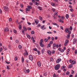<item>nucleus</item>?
<instances>
[{"mask_svg": "<svg viewBox=\"0 0 77 77\" xmlns=\"http://www.w3.org/2000/svg\"><path fill=\"white\" fill-rule=\"evenodd\" d=\"M27 24L28 25H31V23L29 22H27Z\"/></svg>", "mask_w": 77, "mask_h": 77, "instance_id": "obj_58", "label": "nucleus"}, {"mask_svg": "<svg viewBox=\"0 0 77 77\" xmlns=\"http://www.w3.org/2000/svg\"><path fill=\"white\" fill-rule=\"evenodd\" d=\"M27 29L28 30H31L32 28L30 27H28L27 28Z\"/></svg>", "mask_w": 77, "mask_h": 77, "instance_id": "obj_35", "label": "nucleus"}, {"mask_svg": "<svg viewBox=\"0 0 77 77\" xmlns=\"http://www.w3.org/2000/svg\"><path fill=\"white\" fill-rule=\"evenodd\" d=\"M29 59L30 60L32 61L33 60V56L32 55H30L29 56Z\"/></svg>", "mask_w": 77, "mask_h": 77, "instance_id": "obj_2", "label": "nucleus"}, {"mask_svg": "<svg viewBox=\"0 0 77 77\" xmlns=\"http://www.w3.org/2000/svg\"><path fill=\"white\" fill-rule=\"evenodd\" d=\"M45 51V49L44 48H43L42 50V54H43L44 53V51Z\"/></svg>", "mask_w": 77, "mask_h": 77, "instance_id": "obj_16", "label": "nucleus"}, {"mask_svg": "<svg viewBox=\"0 0 77 77\" xmlns=\"http://www.w3.org/2000/svg\"><path fill=\"white\" fill-rule=\"evenodd\" d=\"M34 4L36 6H39V3H38L36 2H34Z\"/></svg>", "mask_w": 77, "mask_h": 77, "instance_id": "obj_17", "label": "nucleus"}, {"mask_svg": "<svg viewBox=\"0 0 77 77\" xmlns=\"http://www.w3.org/2000/svg\"><path fill=\"white\" fill-rule=\"evenodd\" d=\"M7 69H10V68H9V66H7Z\"/></svg>", "mask_w": 77, "mask_h": 77, "instance_id": "obj_45", "label": "nucleus"}, {"mask_svg": "<svg viewBox=\"0 0 77 77\" xmlns=\"http://www.w3.org/2000/svg\"><path fill=\"white\" fill-rule=\"evenodd\" d=\"M39 43H43V39H41Z\"/></svg>", "mask_w": 77, "mask_h": 77, "instance_id": "obj_40", "label": "nucleus"}, {"mask_svg": "<svg viewBox=\"0 0 77 77\" xmlns=\"http://www.w3.org/2000/svg\"><path fill=\"white\" fill-rule=\"evenodd\" d=\"M61 18L63 20H64V16H63L62 17H61Z\"/></svg>", "mask_w": 77, "mask_h": 77, "instance_id": "obj_51", "label": "nucleus"}, {"mask_svg": "<svg viewBox=\"0 0 77 77\" xmlns=\"http://www.w3.org/2000/svg\"><path fill=\"white\" fill-rule=\"evenodd\" d=\"M56 75L55 74H54L53 75V77H55Z\"/></svg>", "mask_w": 77, "mask_h": 77, "instance_id": "obj_64", "label": "nucleus"}, {"mask_svg": "<svg viewBox=\"0 0 77 77\" xmlns=\"http://www.w3.org/2000/svg\"><path fill=\"white\" fill-rule=\"evenodd\" d=\"M27 7L30 9H32V6L30 5H28L27 6Z\"/></svg>", "mask_w": 77, "mask_h": 77, "instance_id": "obj_31", "label": "nucleus"}, {"mask_svg": "<svg viewBox=\"0 0 77 77\" xmlns=\"http://www.w3.org/2000/svg\"><path fill=\"white\" fill-rule=\"evenodd\" d=\"M29 5H30V6H32V5H33V3H32V2H29Z\"/></svg>", "mask_w": 77, "mask_h": 77, "instance_id": "obj_48", "label": "nucleus"}, {"mask_svg": "<svg viewBox=\"0 0 77 77\" xmlns=\"http://www.w3.org/2000/svg\"><path fill=\"white\" fill-rule=\"evenodd\" d=\"M9 21H12V18H10L9 19Z\"/></svg>", "mask_w": 77, "mask_h": 77, "instance_id": "obj_57", "label": "nucleus"}, {"mask_svg": "<svg viewBox=\"0 0 77 77\" xmlns=\"http://www.w3.org/2000/svg\"><path fill=\"white\" fill-rule=\"evenodd\" d=\"M47 53H48L49 55H51V51L50 50H49L48 51Z\"/></svg>", "mask_w": 77, "mask_h": 77, "instance_id": "obj_12", "label": "nucleus"}, {"mask_svg": "<svg viewBox=\"0 0 77 77\" xmlns=\"http://www.w3.org/2000/svg\"><path fill=\"white\" fill-rule=\"evenodd\" d=\"M31 34H34L35 33V32H34V31H31Z\"/></svg>", "mask_w": 77, "mask_h": 77, "instance_id": "obj_42", "label": "nucleus"}, {"mask_svg": "<svg viewBox=\"0 0 77 77\" xmlns=\"http://www.w3.org/2000/svg\"><path fill=\"white\" fill-rule=\"evenodd\" d=\"M52 10L54 12H55L56 11V10H55V9L54 8H52Z\"/></svg>", "mask_w": 77, "mask_h": 77, "instance_id": "obj_60", "label": "nucleus"}, {"mask_svg": "<svg viewBox=\"0 0 77 77\" xmlns=\"http://www.w3.org/2000/svg\"><path fill=\"white\" fill-rule=\"evenodd\" d=\"M45 27V25H42L41 27V29L42 30H45V29H47V27Z\"/></svg>", "mask_w": 77, "mask_h": 77, "instance_id": "obj_4", "label": "nucleus"}, {"mask_svg": "<svg viewBox=\"0 0 77 77\" xmlns=\"http://www.w3.org/2000/svg\"><path fill=\"white\" fill-rule=\"evenodd\" d=\"M75 63V61H74V60H72V65H74Z\"/></svg>", "mask_w": 77, "mask_h": 77, "instance_id": "obj_24", "label": "nucleus"}, {"mask_svg": "<svg viewBox=\"0 0 77 77\" xmlns=\"http://www.w3.org/2000/svg\"><path fill=\"white\" fill-rule=\"evenodd\" d=\"M29 55V53H25L24 52L23 53V56H28Z\"/></svg>", "mask_w": 77, "mask_h": 77, "instance_id": "obj_8", "label": "nucleus"}, {"mask_svg": "<svg viewBox=\"0 0 77 77\" xmlns=\"http://www.w3.org/2000/svg\"><path fill=\"white\" fill-rule=\"evenodd\" d=\"M53 47H56L57 48H58L59 47V44H56L55 43H54L53 45Z\"/></svg>", "mask_w": 77, "mask_h": 77, "instance_id": "obj_3", "label": "nucleus"}, {"mask_svg": "<svg viewBox=\"0 0 77 77\" xmlns=\"http://www.w3.org/2000/svg\"><path fill=\"white\" fill-rule=\"evenodd\" d=\"M68 33V35H70L71 33V31H69Z\"/></svg>", "mask_w": 77, "mask_h": 77, "instance_id": "obj_63", "label": "nucleus"}, {"mask_svg": "<svg viewBox=\"0 0 77 77\" xmlns=\"http://www.w3.org/2000/svg\"><path fill=\"white\" fill-rule=\"evenodd\" d=\"M66 75H69V71H67L66 73Z\"/></svg>", "mask_w": 77, "mask_h": 77, "instance_id": "obj_30", "label": "nucleus"}, {"mask_svg": "<svg viewBox=\"0 0 77 77\" xmlns=\"http://www.w3.org/2000/svg\"><path fill=\"white\" fill-rule=\"evenodd\" d=\"M26 11H30V9H29V8H26Z\"/></svg>", "mask_w": 77, "mask_h": 77, "instance_id": "obj_28", "label": "nucleus"}, {"mask_svg": "<svg viewBox=\"0 0 77 77\" xmlns=\"http://www.w3.org/2000/svg\"><path fill=\"white\" fill-rule=\"evenodd\" d=\"M70 11H71V12H73L74 10L72 8H71V9H70L69 10Z\"/></svg>", "mask_w": 77, "mask_h": 77, "instance_id": "obj_53", "label": "nucleus"}, {"mask_svg": "<svg viewBox=\"0 0 77 77\" xmlns=\"http://www.w3.org/2000/svg\"><path fill=\"white\" fill-rule=\"evenodd\" d=\"M16 43H18L19 42V41H18V40H16Z\"/></svg>", "mask_w": 77, "mask_h": 77, "instance_id": "obj_56", "label": "nucleus"}, {"mask_svg": "<svg viewBox=\"0 0 77 77\" xmlns=\"http://www.w3.org/2000/svg\"><path fill=\"white\" fill-rule=\"evenodd\" d=\"M69 41L67 39L66 40L65 42L67 43V44H68V42H69Z\"/></svg>", "mask_w": 77, "mask_h": 77, "instance_id": "obj_46", "label": "nucleus"}, {"mask_svg": "<svg viewBox=\"0 0 77 77\" xmlns=\"http://www.w3.org/2000/svg\"><path fill=\"white\" fill-rule=\"evenodd\" d=\"M50 60L51 62V61H53V58H51L50 59Z\"/></svg>", "mask_w": 77, "mask_h": 77, "instance_id": "obj_49", "label": "nucleus"}, {"mask_svg": "<svg viewBox=\"0 0 77 77\" xmlns=\"http://www.w3.org/2000/svg\"><path fill=\"white\" fill-rule=\"evenodd\" d=\"M51 5H52V6H55V5H54V4L53 2H52L51 3Z\"/></svg>", "mask_w": 77, "mask_h": 77, "instance_id": "obj_39", "label": "nucleus"}, {"mask_svg": "<svg viewBox=\"0 0 77 77\" xmlns=\"http://www.w3.org/2000/svg\"><path fill=\"white\" fill-rule=\"evenodd\" d=\"M45 42H48V39L47 38H45L44 39Z\"/></svg>", "mask_w": 77, "mask_h": 77, "instance_id": "obj_34", "label": "nucleus"}, {"mask_svg": "<svg viewBox=\"0 0 77 77\" xmlns=\"http://www.w3.org/2000/svg\"><path fill=\"white\" fill-rule=\"evenodd\" d=\"M69 29L71 31L72 30V27L71 26H70L69 27Z\"/></svg>", "mask_w": 77, "mask_h": 77, "instance_id": "obj_27", "label": "nucleus"}, {"mask_svg": "<svg viewBox=\"0 0 77 77\" xmlns=\"http://www.w3.org/2000/svg\"><path fill=\"white\" fill-rule=\"evenodd\" d=\"M26 72H27V73H29V72H30V70H29V69H27V71H26Z\"/></svg>", "mask_w": 77, "mask_h": 77, "instance_id": "obj_55", "label": "nucleus"}, {"mask_svg": "<svg viewBox=\"0 0 77 77\" xmlns=\"http://www.w3.org/2000/svg\"><path fill=\"white\" fill-rule=\"evenodd\" d=\"M64 51H65V50H64V49H61L60 50V52H61V53H63V52H64Z\"/></svg>", "mask_w": 77, "mask_h": 77, "instance_id": "obj_41", "label": "nucleus"}, {"mask_svg": "<svg viewBox=\"0 0 77 77\" xmlns=\"http://www.w3.org/2000/svg\"><path fill=\"white\" fill-rule=\"evenodd\" d=\"M39 18L40 20H41V21H42V17L41 16H39Z\"/></svg>", "mask_w": 77, "mask_h": 77, "instance_id": "obj_32", "label": "nucleus"}, {"mask_svg": "<svg viewBox=\"0 0 77 77\" xmlns=\"http://www.w3.org/2000/svg\"><path fill=\"white\" fill-rule=\"evenodd\" d=\"M2 50H3V48H1L0 49V52H1Z\"/></svg>", "mask_w": 77, "mask_h": 77, "instance_id": "obj_59", "label": "nucleus"}, {"mask_svg": "<svg viewBox=\"0 0 77 77\" xmlns=\"http://www.w3.org/2000/svg\"><path fill=\"white\" fill-rule=\"evenodd\" d=\"M66 19H68L69 18V15L68 14H66Z\"/></svg>", "mask_w": 77, "mask_h": 77, "instance_id": "obj_25", "label": "nucleus"}, {"mask_svg": "<svg viewBox=\"0 0 77 77\" xmlns=\"http://www.w3.org/2000/svg\"><path fill=\"white\" fill-rule=\"evenodd\" d=\"M66 67L65 66H63L62 67H61V69H64Z\"/></svg>", "mask_w": 77, "mask_h": 77, "instance_id": "obj_36", "label": "nucleus"}, {"mask_svg": "<svg viewBox=\"0 0 77 77\" xmlns=\"http://www.w3.org/2000/svg\"><path fill=\"white\" fill-rule=\"evenodd\" d=\"M54 53H55V51L53 50L52 52V54H54Z\"/></svg>", "mask_w": 77, "mask_h": 77, "instance_id": "obj_62", "label": "nucleus"}, {"mask_svg": "<svg viewBox=\"0 0 77 77\" xmlns=\"http://www.w3.org/2000/svg\"><path fill=\"white\" fill-rule=\"evenodd\" d=\"M51 39L52 41H54V37H52Z\"/></svg>", "mask_w": 77, "mask_h": 77, "instance_id": "obj_43", "label": "nucleus"}, {"mask_svg": "<svg viewBox=\"0 0 77 77\" xmlns=\"http://www.w3.org/2000/svg\"><path fill=\"white\" fill-rule=\"evenodd\" d=\"M37 65L38 66H41V62L40 61H38L37 63Z\"/></svg>", "mask_w": 77, "mask_h": 77, "instance_id": "obj_11", "label": "nucleus"}, {"mask_svg": "<svg viewBox=\"0 0 77 77\" xmlns=\"http://www.w3.org/2000/svg\"><path fill=\"white\" fill-rule=\"evenodd\" d=\"M60 68V64H58L56 66V67H54V68L55 70H58Z\"/></svg>", "mask_w": 77, "mask_h": 77, "instance_id": "obj_1", "label": "nucleus"}, {"mask_svg": "<svg viewBox=\"0 0 77 77\" xmlns=\"http://www.w3.org/2000/svg\"><path fill=\"white\" fill-rule=\"evenodd\" d=\"M26 68H24V72H25V73H26Z\"/></svg>", "mask_w": 77, "mask_h": 77, "instance_id": "obj_47", "label": "nucleus"}, {"mask_svg": "<svg viewBox=\"0 0 77 77\" xmlns=\"http://www.w3.org/2000/svg\"><path fill=\"white\" fill-rule=\"evenodd\" d=\"M4 8L5 11H8V9H9V8H8V7L7 6H5L4 7Z\"/></svg>", "mask_w": 77, "mask_h": 77, "instance_id": "obj_5", "label": "nucleus"}, {"mask_svg": "<svg viewBox=\"0 0 77 77\" xmlns=\"http://www.w3.org/2000/svg\"><path fill=\"white\" fill-rule=\"evenodd\" d=\"M23 29L24 31H27V28H26V26H23Z\"/></svg>", "mask_w": 77, "mask_h": 77, "instance_id": "obj_18", "label": "nucleus"}, {"mask_svg": "<svg viewBox=\"0 0 77 77\" xmlns=\"http://www.w3.org/2000/svg\"><path fill=\"white\" fill-rule=\"evenodd\" d=\"M33 50L35 51H38V50L36 48H33Z\"/></svg>", "mask_w": 77, "mask_h": 77, "instance_id": "obj_26", "label": "nucleus"}, {"mask_svg": "<svg viewBox=\"0 0 77 77\" xmlns=\"http://www.w3.org/2000/svg\"><path fill=\"white\" fill-rule=\"evenodd\" d=\"M50 46H51V44H50L49 43L47 47H48V48H49V47H50Z\"/></svg>", "mask_w": 77, "mask_h": 77, "instance_id": "obj_37", "label": "nucleus"}, {"mask_svg": "<svg viewBox=\"0 0 77 77\" xmlns=\"http://www.w3.org/2000/svg\"><path fill=\"white\" fill-rule=\"evenodd\" d=\"M13 32L14 33H17V31L16 30L14 29L13 30Z\"/></svg>", "mask_w": 77, "mask_h": 77, "instance_id": "obj_50", "label": "nucleus"}, {"mask_svg": "<svg viewBox=\"0 0 77 77\" xmlns=\"http://www.w3.org/2000/svg\"><path fill=\"white\" fill-rule=\"evenodd\" d=\"M19 29L20 30H21V28L22 27V26L21 25H20L19 26Z\"/></svg>", "mask_w": 77, "mask_h": 77, "instance_id": "obj_29", "label": "nucleus"}, {"mask_svg": "<svg viewBox=\"0 0 77 77\" xmlns=\"http://www.w3.org/2000/svg\"><path fill=\"white\" fill-rule=\"evenodd\" d=\"M18 47H19V48L20 49V48H22V46L21 45H19L18 46Z\"/></svg>", "mask_w": 77, "mask_h": 77, "instance_id": "obj_54", "label": "nucleus"}, {"mask_svg": "<svg viewBox=\"0 0 77 77\" xmlns=\"http://www.w3.org/2000/svg\"><path fill=\"white\" fill-rule=\"evenodd\" d=\"M38 9H39V10H40V11H42V8H41V7L40 6H38Z\"/></svg>", "mask_w": 77, "mask_h": 77, "instance_id": "obj_21", "label": "nucleus"}, {"mask_svg": "<svg viewBox=\"0 0 77 77\" xmlns=\"http://www.w3.org/2000/svg\"><path fill=\"white\" fill-rule=\"evenodd\" d=\"M74 53L75 54H77V50L76 49L74 51Z\"/></svg>", "mask_w": 77, "mask_h": 77, "instance_id": "obj_38", "label": "nucleus"}, {"mask_svg": "<svg viewBox=\"0 0 77 77\" xmlns=\"http://www.w3.org/2000/svg\"><path fill=\"white\" fill-rule=\"evenodd\" d=\"M24 57H22V63H24Z\"/></svg>", "mask_w": 77, "mask_h": 77, "instance_id": "obj_23", "label": "nucleus"}, {"mask_svg": "<svg viewBox=\"0 0 77 77\" xmlns=\"http://www.w3.org/2000/svg\"><path fill=\"white\" fill-rule=\"evenodd\" d=\"M37 52L38 54H39V55L40 54V51H37Z\"/></svg>", "mask_w": 77, "mask_h": 77, "instance_id": "obj_52", "label": "nucleus"}, {"mask_svg": "<svg viewBox=\"0 0 77 77\" xmlns=\"http://www.w3.org/2000/svg\"><path fill=\"white\" fill-rule=\"evenodd\" d=\"M72 64H70L68 66V68H71L72 67Z\"/></svg>", "mask_w": 77, "mask_h": 77, "instance_id": "obj_20", "label": "nucleus"}, {"mask_svg": "<svg viewBox=\"0 0 77 77\" xmlns=\"http://www.w3.org/2000/svg\"><path fill=\"white\" fill-rule=\"evenodd\" d=\"M52 24L53 25H54V26H57L58 27H59V25H57V23H52Z\"/></svg>", "mask_w": 77, "mask_h": 77, "instance_id": "obj_10", "label": "nucleus"}, {"mask_svg": "<svg viewBox=\"0 0 77 77\" xmlns=\"http://www.w3.org/2000/svg\"><path fill=\"white\" fill-rule=\"evenodd\" d=\"M26 36L28 39H30V38H31L30 36V35H29V34H26Z\"/></svg>", "mask_w": 77, "mask_h": 77, "instance_id": "obj_13", "label": "nucleus"}, {"mask_svg": "<svg viewBox=\"0 0 77 77\" xmlns=\"http://www.w3.org/2000/svg\"><path fill=\"white\" fill-rule=\"evenodd\" d=\"M35 23L36 24H38V22L39 21L38 20L35 19Z\"/></svg>", "mask_w": 77, "mask_h": 77, "instance_id": "obj_19", "label": "nucleus"}, {"mask_svg": "<svg viewBox=\"0 0 77 77\" xmlns=\"http://www.w3.org/2000/svg\"><path fill=\"white\" fill-rule=\"evenodd\" d=\"M59 22H60V23H64V22L62 20H61V19H60L59 20Z\"/></svg>", "mask_w": 77, "mask_h": 77, "instance_id": "obj_15", "label": "nucleus"}, {"mask_svg": "<svg viewBox=\"0 0 77 77\" xmlns=\"http://www.w3.org/2000/svg\"><path fill=\"white\" fill-rule=\"evenodd\" d=\"M40 44V45L41 47H43V46H44V45L43 44H42V43H39Z\"/></svg>", "mask_w": 77, "mask_h": 77, "instance_id": "obj_22", "label": "nucleus"}, {"mask_svg": "<svg viewBox=\"0 0 77 77\" xmlns=\"http://www.w3.org/2000/svg\"><path fill=\"white\" fill-rule=\"evenodd\" d=\"M76 41H77V40L76 39V38H74L73 39V45L75 44V43L76 42Z\"/></svg>", "mask_w": 77, "mask_h": 77, "instance_id": "obj_14", "label": "nucleus"}, {"mask_svg": "<svg viewBox=\"0 0 77 77\" xmlns=\"http://www.w3.org/2000/svg\"><path fill=\"white\" fill-rule=\"evenodd\" d=\"M9 28H5V29H4V31L5 32H8V31H9Z\"/></svg>", "mask_w": 77, "mask_h": 77, "instance_id": "obj_7", "label": "nucleus"}, {"mask_svg": "<svg viewBox=\"0 0 77 77\" xmlns=\"http://www.w3.org/2000/svg\"><path fill=\"white\" fill-rule=\"evenodd\" d=\"M5 62L6 63H7V64H9V63H10V62H8L6 61H5Z\"/></svg>", "mask_w": 77, "mask_h": 77, "instance_id": "obj_61", "label": "nucleus"}, {"mask_svg": "<svg viewBox=\"0 0 77 77\" xmlns=\"http://www.w3.org/2000/svg\"><path fill=\"white\" fill-rule=\"evenodd\" d=\"M65 32L66 33H68L69 32V29L68 28H66Z\"/></svg>", "mask_w": 77, "mask_h": 77, "instance_id": "obj_6", "label": "nucleus"}, {"mask_svg": "<svg viewBox=\"0 0 77 77\" xmlns=\"http://www.w3.org/2000/svg\"><path fill=\"white\" fill-rule=\"evenodd\" d=\"M47 33H48V34H52V33H53V32H47Z\"/></svg>", "mask_w": 77, "mask_h": 77, "instance_id": "obj_44", "label": "nucleus"}, {"mask_svg": "<svg viewBox=\"0 0 77 77\" xmlns=\"http://www.w3.org/2000/svg\"><path fill=\"white\" fill-rule=\"evenodd\" d=\"M70 36V35L68 34L67 35V39H69V38Z\"/></svg>", "mask_w": 77, "mask_h": 77, "instance_id": "obj_33", "label": "nucleus"}, {"mask_svg": "<svg viewBox=\"0 0 77 77\" xmlns=\"http://www.w3.org/2000/svg\"><path fill=\"white\" fill-rule=\"evenodd\" d=\"M60 61H61V59L59 58V59H57L56 61L57 63H59Z\"/></svg>", "mask_w": 77, "mask_h": 77, "instance_id": "obj_9", "label": "nucleus"}]
</instances>
